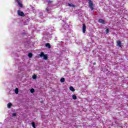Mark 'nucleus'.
Here are the masks:
<instances>
[{"label":"nucleus","mask_w":128,"mask_h":128,"mask_svg":"<svg viewBox=\"0 0 128 128\" xmlns=\"http://www.w3.org/2000/svg\"><path fill=\"white\" fill-rule=\"evenodd\" d=\"M123 1L125 0H122ZM113 6L114 10H113L114 14H122L124 9L122 8V2H120L118 0H113Z\"/></svg>","instance_id":"nucleus-1"},{"label":"nucleus","mask_w":128,"mask_h":128,"mask_svg":"<svg viewBox=\"0 0 128 128\" xmlns=\"http://www.w3.org/2000/svg\"><path fill=\"white\" fill-rule=\"evenodd\" d=\"M88 2L90 8L91 10H94V3L92 1V0H88Z\"/></svg>","instance_id":"nucleus-2"},{"label":"nucleus","mask_w":128,"mask_h":128,"mask_svg":"<svg viewBox=\"0 0 128 128\" xmlns=\"http://www.w3.org/2000/svg\"><path fill=\"white\" fill-rule=\"evenodd\" d=\"M40 58L43 57V60H46L48 58V55L46 54H44V52H41V53L40 54Z\"/></svg>","instance_id":"nucleus-3"},{"label":"nucleus","mask_w":128,"mask_h":128,"mask_svg":"<svg viewBox=\"0 0 128 128\" xmlns=\"http://www.w3.org/2000/svg\"><path fill=\"white\" fill-rule=\"evenodd\" d=\"M18 14L19 16H24V13L22 12H20V10H18Z\"/></svg>","instance_id":"nucleus-4"},{"label":"nucleus","mask_w":128,"mask_h":128,"mask_svg":"<svg viewBox=\"0 0 128 128\" xmlns=\"http://www.w3.org/2000/svg\"><path fill=\"white\" fill-rule=\"evenodd\" d=\"M82 30L83 34H86V24H82Z\"/></svg>","instance_id":"nucleus-5"},{"label":"nucleus","mask_w":128,"mask_h":128,"mask_svg":"<svg viewBox=\"0 0 128 128\" xmlns=\"http://www.w3.org/2000/svg\"><path fill=\"white\" fill-rule=\"evenodd\" d=\"M15 1L18 3L20 8H22V4L20 2V0H15Z\"/></svg>","instance_id":"nucleus-6"},{"label":"nucleus","mask_w":128,"mask_h":128,"mask_svg":"<svg viewBox=\"0 0 128 128\" xmlns=\"http://www.w3.org/2000/svg\"><path fill=\"white\" fill-rule=\"evenodd\" d=\"M98 22H100V24H104L106 21L100 18L98 20Z\"/></svg>","instance_id":"nucleus-7"},{"label":"nucleus","mask_w":128,"mask_h":128,"mask_svg":"<svg viewBox=\"0 0 128 128\" xmlns=\"http://www.w3.org/2000/svg\"><path fill=\"white\" fill-rule=\"evenodd\" d=\"M117 46L118 48H122V42L120 40L117 41Z\"/></svg>","instance_id":"nucleus-8"},{"label":"nucleus","mask_w":128,"mask_h":128,"mask_svg":"<svg viewBox=\"0 0 128 128\" xmlns=\"http://www.w3.org/2000/svg\"><path fill=\"white\" fill-rule=\"evenodd\" d=\"M69 88L71 90V92H75L76 90L74 89V87H72V86H70Z\"/></svg>","instance_id":"nucleus-9"},{"label":"nucleus","mask_w":128,"mask_h":128,"mask_svg":"<svg viewBox=\"0 0 128 128\" xmlns=\"http://www.w3.org/2000/svg\"><path fill=\"white\" fill-rule=\"evenodd\" d=\"M46 46L48 48H50V43H47L46 44Z\"/></svg>","instance_id":"nucleus-10"},{"label":"nucleus","mask_w":128,"mask_h":128,"mask_svg":"<svg viewBox=\"0 0 128 128\" xmlns=\"http://www.w3.org/2000/svg\"><path fill=\"white\" fill-rule=\"evenodd\" d=\"M68 6H72V8H76V6L73 4H68Z\"/></svg>","instance_id":"nucleus-11"},{"label":"nucleus","mask_w":128,"mask_h":128,"mask_svg":"<svg viewBox=\"0 0 128 128\" xmlns=\"http://www.w3.org/2000/svg\"><path fill=\"white\" fill-rule=\"evenodd\" d=\"M12 103H8V108H12Z\"/></svg>","instance_id":"nucleus-12"},{"label":"nucleus","mask_w":128,"mask_h":128,"mask_svg":"<svg viewBox=\"0 0 128 128\" xmlns=\"http://www.w3.org/2000/svg\"><path fill=\"white\" fill-rule=\"evenodd\" d=\"M66 80L64 79V78H62L60 80V82H64V81Z\"/></svg>","instance_id":"nucleus-13"},{"label":"nucleus","mask_w":128,"mask_h":128,"mask_svg":"<svg viewBox=\"0 0 128 128\" xmlns=\"http://www.w3.org/2000/svg\"><path fill=\"white\" fill-rule=\"evenodd\" d=\"M28 58H32V53H28Z\"/></svg>","instance_id":"nucleus-14"},{"label":"nucleus","mask_w":128,"mask_h":128,"mask_svg":"<svg viewBox=\"0 0 128 128\" xmlns=\"http://www.w3.org/2000/svg\"><path fill=\"white\" fill-rule=\"evenodd\" d=\"M72 98L73 100H76V98H77L76 96L72 95Z\"/></svg>","instance_id":"nucleus-15"},{"label":"nucleus","mask_w":128,"mask_h":128,"mask_svg":"<svg viewBox=\"0 0 128 128\" xmlns=\"http://www.w3.org/2000/svg\"><path fill=\"white\" fill-rule=\"evenodd\" d=\"M32 126L34 128H36V124H34V122H32Z\"/></svg>","instance_id":"nucleus-16"},{"label":"nucleus","mask_w":128,"mask_h":128,"mask_svg":"<svg viewBox=\"0 0 128 128\" xmlns=\"http://www.w3.org/2000/svg\"><path fill=\"white\" fill-rule=\"evenodd\" d=\"M30 92H32V94H34V88H31L30 90Z\"/></svg>","instance_id":"nucleus-17"},{"label":"nucleus","mask_w":128,"mask_h":128,"mask_svg":"<svg viewBox=\"0 0 128 128\" xmlns=\"http://www.w3.org/2000/svg\"><path fill=\"white\" fill-rule=\"evenodd\" d=\"M15 92L18 94V88H16L15 90Z\"/></svg>","instance_id":"nucleus-18"},{"label":"nucleus","mask_w":128,"mask_h":128,"mask_svg":"<svg viewBox=\"0 0 128 128\" xmlns=\"http://www.w3.org/2000/svg\"><path fill=\"white\" fill-rule=\"evenodd\" d=\"M32 78L34 80H36V75H34L32 76Z\"/></svg>","instance_id":"nucleus-19"},{"label":"nucleus","mask_w":128,"mask_h":128,"mask_svg":"<svg viewBox=\"0 0 128 128\" xmlns=\"http://www.w3.org/2000/svg\"><path fill=\"white\" fill-rule=\"evenodd\" d=\"M46 12H50V10L48 9V7L46 8Z\"/></svg>","instance_id":"nucleus-20"},{"label":"nucleus","mask_w":128,"mask_h":128,"mask_svg":"<svg viewBox=\"0 0 128 128\" xmlns=\"http://www.w3.org/2000/svg\"><path fill=\"white\" fill-rule=\"evenodd\" d=\"M12 116H16V113H13V114H12Z\"/></svg>","instance_id":"nucleus-21"},{"label":"nucleus","mask_w":128,"mask_h":128,"mask_svg":"<svg viewBox=\"0 0 128 128\" xmlns=\"http://www.w3.org/2000/svg\"><path fill=\"white\" fill-rule=\"evenodd\" d=\"M108 32H110V30L108 29H106V34H108Z\"/></svg>","instance_id":"nucleus-22"},{"label":"nucleus","mask_w":128,"mask_h":128,"mask_svg":"<svg viewBox=\"0 0 128 128\" xmlns=\"http://www.w3.org/2000/svg\"><path fill=\"white\" fill-rule=\"evenodd\" d=\"M52 1L49 0L48 1V4H52Z\"/></svg>","instance_id":"nucleus-23"},{"label":"nucleus","mask_w":128,"mask_h":128,"mask_svg":"<svg viewBox=\"0 0 128 128\" xmlns=\"http://www.w3.org/2000/svg\"><path fill=\"white\" fill-rule=\"evenodd\" d=\"M96 62H94L93 63V66H96Z\"/></svg>","instance_id":"nucleus-24"},{"label":"nucleus","mask_w":128,"mask_h":128,"mask_svg":"<svg viewBox=\"0 0 128 128\" xmlns=\"http://www.w3.org/2000/svg\"><path fill=\"white\" fill-rule=\"evenodd\" d=\"M115 124H118V120L115 121Z\"/></svg>","instance_id":"nucleus-25"},{"label":"nucleus","mask_w":128,"mask_h":128,"mask_svg":"<svg viewBox=\"0 0 128 128\" xmlns=\"http://www.w3.org/2000/svg\"><path fill=\"white\" fill-rule=\"evenodd\" d=\"M28 24V22L27 24Z\"/></svg>","instance_id":"nucleus-26"},{"label":"nucleus","mask_w":128,"mask_h":128,"mask_svg":"<svg viewBox=\"0 0 128 128\" xmlns=\"http://www.w3.org/2000/svg\"><path fill=\"white\" fill-rule=\"evenodd\" d=\"M120 128H122V127H120Z\"/></svg>","instance_id":"nucleus-27"},{"label":"nucleus","mask_w":128,"mask_h":128,"mask_svg":"<svg viewBox=\"0 0 128 128\" xmlns=\"http://www.w3.org/2000/svg\"><path fill=\"white\" fill-rule=\"evenodd\" d=\"M126 128H127V126H126Z\"/></svg>","instance_id":"nucleus-28"}]
</instances>
